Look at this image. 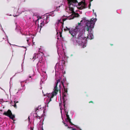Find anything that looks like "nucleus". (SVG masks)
<instances>
[{
  "label": "nucleus",
  "mask_w": 130,
  "mask_h": 130,
  "mask_svg": "<svg viewBox=\"0 0 130 130\" xmlns=\"http://www.w3.org/2000/svg\"><path fill=\"white\" fill-rule=\"evenodd\" d=\"M93 103V102L92 101H90V102H89V103Z\"/></svg>",
  "instance_id": "nucleus-21"
},
{
  "label": "nucleus",
  "mask_w": 130,
  "mask_h": 130,
  "mask_svg": "<svg viewBox=\"0 0 130 130\" xmlns=\"http://www.w3.org/2000/svg\"><path fill=\"white\" fill-rule=\"evenodd\" d=\"M3 115L8 117L10 119L13 120L15 118V116L12 114L11 111L8 109L7 111H5L3 113Z\"/></svg>",
  "instance_id": "nucleus-5"
},
{
  "label": "nucleus",
  "mask_w": 130,
  "mask_h": 130,
  "mask_svg": "<svg viewBox=\"0 0 130 130\" xmlns=\"http://www.w3.org/2000/svg\"><path fill=\"white\" fill-rule=\"evenodd\" d=\"M69 10L72 11L73 13H75L74 11V8L76 6L77 4L78 6V8L80 10L86 8L87 7V5L85 2L82 1L78 3L77 0H68Z\"/></svg>",
  "instance_id": "nucleus-2"
},
{
  "label": "nucleus",
  "mask_w": 130,
  "mask_h": 130,
  "mask_svg": "<svg viewBox=\"0 0 130 130\" xmlns=\"http://www.w3.org/2000/svg\"><path fill=\"white\" fill-rule=\"evenodd\" d=\"M82 27V25L81 23H78L75 29H73L72 31H70L72 34V37H74L73 40L74 44L75 45H80L81 44L85 39L83 33L82 32H79Z\"/></svg>",
  "instance_id": "nucleus-1"
},
{
  "label": "nucleus",
  "mask_w": 130,
  "mask_h": 130,
  "mask_svg": "<svg viewBox=\"0 0 130 130\" xmlns=\"http://www.w3.org/2000/svg\"><path fill=\"white\" fill-rule=\"evenodd\" d=\"M60 7V6H59L58 7H56V8L55 10V11H59V7Z\"/></svg>",
  "instance_id": "nucleus-15"
},
{
  "label": "nucleus",
  "mask_w": 130,
  "mask_h": 130,
  "mask_svg": "<svg viewBox=\"0 0 130 130\" xmlns=\"http://www.w3.org/2000/svg\"><path fill=\"white\" fill-rule=\"evenodd\" d=\"M18 101H17L16 102L15 101H14V108H17V105H16V103H18Z\"/></svg>",
  "instance_id": "nucleus-11"
},
{
  "label": "nucleus",
  "mask_w": 130,
  "mask_h": 130,
  "mask_svg": "<svg viewBox=\"0 0 130 130\" xmlns=\"http://www.w3.org/2000/svg\"><path fill=\"white\" fill-rule=\"evenodd\" d=\"M28 119H29H29H30V118H29V117H28Z\"/></svg>",
  "instance_id": "nucleus-27"
},
{
  "label": "nucleus",
  "mask_w": 130,
  "mask_h": 130,
  "mask_svg": "<svg viewBox=\"0 0 130 130\" xmlns=\"http://www.w3.org/2000/svg\"><path fill=\"white\" fill-rule=\"evenodd\" d=\"M60 80L58 79L57 80L56 85L54 87V91L52 93L49 94L47 95L46 96L49 98L50 97L49 102L51 101V99L55 95H56L59 91H60V88L58 89L57 87L58 84L59 83H60Z\"/></svg>",
  "instance_id": "nucleus-4"
},
{
  "label": "nucleus",
  "mask_w": 130,
  "mask_h": 130,
  "mask_svg": "<svg viewBox=\"0 0 130 130\" xmlns=\"http://www.w3.org/2000/svg\"><path fill=\"white\" fill-rule=\"evenodd\" d=\"M64 125H65V126H67L68 127V128H69V127L65 123H64Z\"/></svg>",
  "instance_id": "nucleus-17"
},
{
  "label": "nucleus",
  "mask_w": 130,
  "mask_h": 130,
  "mask_svg": "<svg viewBox=\"0 0 130 130\" xmlns=\"http://www.w3.org/2000/svg\"><path fill=\"white\" fill-rule=\"evenodd\" d=\"M74 14V17H78L79 16V14L77 13H73Z\"/></svg>",
  "instance_id": "nucleus-12"
},
{
  "label": "nucleus",
  "mask_w": 130,
  "mask_h": 130,
  "mask_svg": "<svg viewBox=\"0 0 130 130\" xmlns=\"http://www.w3.org/2000/svg\"><path fill=\"white\" fill-rule=\"evenodd\" d=\"M67 108L66 107H64V110L66 113V115L67 117V118L66 121L68 122H69V123L72 125H73V124L71 121V119H70L69 115H68V112L66 111Z\"/></svg>",
  "instance_id": "nucleus-6"
},
{
  "label": "nucleus",
  "mask_w": 130,
  "mask_h": 130,
  "mask_svg": "<svg viewBox=\"0 0 130 130\" xmlns=\"http://www.w3.org/2000/svg\"><path fill=\"white\" fill-rule=\"evenodd\" d=\"M60 86V85H59V86Z\"/></svg>",
  "instance_id": "nucleus-33"
},
{
  "label": "nucleus",
  "mask_w": 130,
  "mask_h": 130,
  "mask_svg": "<svg viewBox=\"0 0 130 130\" xmlns=\"http://www.w3.org/2000/svg\"><path fill=\"white\" fill-rule=\"evenodd\" d=\"M31 130H33V129L32 128H31Z\"/></svg>",
  "instance_id": "nucleus-25"
},
{
  "label": "nucleus",
  "mask_w": 130,
  "mask_h": 130,
  "mask_svg": "<svg viewBox=\"0 0 130 130\" xmlns=\"http://www.w3.org/2000/svg\"><path fill=\"white\" fill-rule=\"evenodd\" d=\"M67 19H62V21H63V22L64 21H65Z\"/></svg>",
  "instance_id": "nucleus-20"
},
{
  "label": "nucleus",
  "mask_w": 130,
  "mask_h": 130,
  "mask_svg": "<svg viewBox=\"0 0 130 130\" xmlns=\"http://www.w3.org/2000/svg\"><path fill=\"white\" fill-rule=\"evenodd\" d=\"M90 37H91V39H92L93 38V37H93V35L92 34H91Z\"/></svg>",
  "instance_id": "nucleus-19"
},
{
  "label": "nucleus",
  "mask_w": 130,
  "mask_h": 130,
  "mask_svg": "<svg viewBox=\"0 0 130 130\" xmlns=\"http://www.w3.org/2000/svg\"><path fill=\"white\" fill-rule=\"evenodd\" d=\"M96 20L97 19L92 18L91 19L90 21H88L86 20L85 18L81 21L80 23L86 22V26L87 27L86 28V30L89 31V30L91 31L92 28H93L94 25Z\"/></svg>",
  "instance_id": "nucleus-3"
},
{
  "label": "nucleus",
  "mask_w": 130,
  "mask_h": 130,
  "mask_svg": "<svg viewBox=\"0 0 130 130\" xmlns=\"http://www.w3.org/2000/svg\"><path fill=\"white\" fill-rule=\"evenodd\" d=\"M38 27H39V25H38Z\"/></svg>",
  "instance_id": "nucleus-31"
},
{
  "label": "nucleus",
  "mask_w": 130,
  "mask_h": 130,
  "mask_svg": "<svg viewBox=\"0 0 130 130\" xmlns=\"http://www.w3.org/2000/svg\"><path fill=\"white\" fill-rule=\"evenodd\" d=\"M66 96V95L64 93H63V105L64 107H65V101L64 99V98Z\"/></svg>",
  "instance_id": "nucleus-9"
},
{
  "label": "nucleus",
  "mask_w": 130,
  "mask_h": 130,
  "mask_svg": "<svg viewBox=\"0 0 130 130\" xmlns=\"http://www.w3.org/2000/svg\"><path fill=\"white\" fill-rule=\"evenodd\" d=\"M72 130H76V129L74 128H72Z\"/></svg>",
  "instance_id": "nucleus-22"
},
{
  "label": "nucleus",
  "mask_w": 130,
  "mask_h": 130,
  "mask_svg": "<svg viewBox=\"0 0 130 130\" xmlns=\"http://www.w3.org/2000/svg\"><path fill=\"white\" fill-rule=\"evenodd\" d=\"M80 130H82L80 128Z\"/></svg>",
  "instance_id": "nucleus-30"
},
{
  "label": "nucleus",
  "mask_w": 130,
  "mask_h": 130,
  "mask_svg": "<svg viewBox=\"0 0 130 130\" xmlns=\"http://www.w3.org/2000/svg\"><path fill=\"white\" fill-rule=\"evenodd\" d=\"M61 83H62V85L63 86V88L64 89V92L67 93V92H68L67 89L66 88H65V87L64 86L63 84V83L62 82H61Z\"/></svg>",
  "instance_id": "nucleus-10"
},
{
  "label": "nucleus",
  "mask_w": 130,
  "mask_h": 130,
  "mask_svg": "<svg viewBox=\"0 0 130 130\" xmlns=\"http://www.w3.org/2000/svg\"><path fill=\"white\" fill-rule=\"evenodd\" d=\"M39 107H38L37 108V109L36 110V111H35V112L36 113V115H37V110H39Z\"/></svg>",
  "instance_id": "nucleus-16"
},
{
  "label": "nucleus",
  "mask_w": 130,
  "mask_h": 130,
  "mask_svg": "<svg viewBox=\"0 0 130 130\" xmlns=\"http://www.w3.org/2000/svg\"><path fill=\"white\" fill-rule=\"evenodd\" d=\"M95 16H96V14H95Z\"/></svg>",
  "instance_id": "nucleus-29"
},
{
  "label": "nucleus",
  "mask_w": 130,
  "mask_h": 130,
  "mask_svg": "<svg viewBox=\"0 0 130 130\" xmlns=\"http://www.w3.org/2000/svg\"><path fill=\"white\" fill-rule=\"evenodd\" d=\"M48 17H46V19L47 20V19Z\"/></svg>",
  "instance_id": "nucleus-24"
},
{
  "label": "nucleus",
  "mask_w": 130,
  "mask_h": 130,
  "mask_svg": "<svg viewBox=\"0 0 130 130\" xmlns=\"http://www.w3.org/2000/svg\"><path fill=\"white\" fill-rule=\"evenodd\" d=\"M42 117V116H37L36 117V118L37 119H41Z\"/></svg>",
  "instance_id": "nucleus-14"
},
{
  "label": "nucleus",
  "mask_w": 130,
  "mask_h": 130,
  "mask_svg": "<svg viewBox=\"0 0 130 130\" xmlns=\"http://www.w3.org/2000/svg\"><path fill=\"white\" fill-rule=\"evenodd\" d=\"M42 130H44L43 127L42 128Z\"/></svg>",
  "instance_id": "nucleus-28"
},
{
  "label": "nucleus",
  "mask_w": 130,
  "mask_h": 130,
  "mask_svg": "<svg viewBox=\"0 0 130 130\" xmlns=\"http://www.w3.org/2000/svg\"><path fill=\"white\" fill-rule=\"evenodd\" d=\"M90 2H92V1H93V0H90Z\"/></svg>",
  "instance_id": "nucleus-26"
},
{
  "label": "nucleus",
  "mask_w": 130,
  "mask_h": 130,
  "mask_svg": "<svg viewBox=\"0 0 130 130\" xmlns=\"http://www.w3.org/2000/svg\"><path fill=\"white\" fill-rule=\"evenodd\" d=\"M41 19V17H40L39 18H38L37 20L36 21V23L40 19Z\"/></svg>",
  "instance_id": "nucleus-18"
},
{
  "label": "nucleus",
  "mask_w": 130,
  "mask_h": 130,
  "mask_svg": "<svg viewBox=\"0 0 130 130\" xmlns=\"http://www.w3.org/2000/svg\"><path fill=\"white\" fill-rule=\"evenodd\" d=\"M58 22L59 23H62V25L61 26V27L62 28V27H63V24H64L63 22H61L60 20H58Z\"/></svg>",
  "instance_id": "nucleus-13"
},
{
  "label": "nucleus",
  "mask_w": 130,
  "mask_h": 130,
  "mask_svg": "<svg viewBox=\"0 0 130 130\" xmlns=\"http://www.w3.org/2000/svg\"><path fill=\"white\" fill-rule=\"evenodd\" d=\"M30 78L31 77V76H30Z\"/></svg>",
  "instance_id": "nucleus-34"
},
{
  "label": "nucleus",
  "mask_w": 130,
  "mask_h": 130,
  "mask_svg": "<svg viewBox=\"0 0 130 130\" xmlns=\"http://www.w3.org/2000/svg\"><path fill=\"white\" fill-rule=\"evenodd\" d=\"M61 36H62V35H61V34L60 35V37H61Z\"/></svg>",
  "instance_id": "nucleus-23"
},
{
  "label": "nucleus",
  "mask_w": 130,
  "mask_h": 130,
  "mask_svg": "<svg viewBox=\"0 0 130 130\" xmlns=\"http://www.w3.org/2000/svg\"><path fill=\"white\" fill-rule=\"evenodd\" d=\"M64 30L65 31H69V33L71 34L72 36V34L71 33V32H70V31H72V30H73L72 29H71V28H68L67 27H66V28H65L64 29Z\"/></svg>",
  "instance_id": "nucleus-7"
},
{
  "label": "nucleus",
  "mask_w": 130,
  "mask_h": 130,
  "mask_svg": "<svg viewBox=\"0 0 130 130\" xmlns=\"http://www.w3.org/2000/svg\"><path fill=\"white\" fill-rule=\"evenodd\" d=\"M89 8H90V6H89Z\"/></svg>",
  "instance_id": "nucleus-32"
},
{
  "label": "nucleus",
  "mask_w": 130,
  "mask_h": 130,
  "mask_svg": "<svg viewBox=\"0 0 130 130\" xmlns=\"http://www.w3.org/2000/svg\"><path fill=\"white\" fill-rule=\"evenodd\" d=\"M41 22L40 23V29L41 30V28L42 27L44 26V20L43 19H42L41 20Z\"/></svg>",
  "instance_id": "nucleus-8"
}]
</instances>
